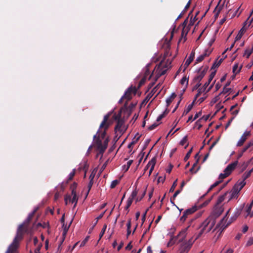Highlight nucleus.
Returning a JSON list of instances; mask_svg holds the SVG:
<instances>
[{"instance_id": "1", "label": "nucleus", "mask_w": 253, "mask_h": 253, "mask_svg": "<svg viewBox=\"0 0 253 253\" xmlns=\"http://www.w3.org/2000/svg\"><path fill=\"white\" fill-rule=\"evenodd\" d=\"M38 208L29 214L27 219L21 224H20L17 230L16 235L12 243L8 247L5 253H14L19 247V242L23 239L24 235L25 233L30 234L32 232V229H29V224L32 219L34 214L37 211Z\"/></svg>"}, {"instance_id": "2", "label": "nucleus", "mask_w": 253, "mask_h": 253, "mask_svg": "<svg viewBox=\"0 0 253 253\" xmlns=\"http://www.w3.org/2000/svg\"><path fill=\"white\" fill-rule=\"evenodd\" d=\"M215 223V220L211 216L207 218L201 224V229L198 234L195 240L200 238L204 233L209 232L213 227Z\"/></svg>"}, {"instance_id": "3", "label": "nucleus", "mask_w": 253, "mask_h": 253, "mask_svg": "<svg viewBox=\"0 0 253 253\" xmlns=\"http://www.w3.org/2000/svg\"><path fill=\"white\" fill-rule=\"evenodd\" d=\"M111 113H109L104 116L103 120L100 125L99 130L97 131V133L101 132V129H104V130L101 132L100 137L102 139H104L106 134V131L109 127L112 124L111 121L109 120L110 117Z\"/></svg>"}, {"instance_id": "4", "label": "nucleus", "mask_w": 253, "mask_h": 253, "mask_svg": "<svg viewBox=\"0 0 253 253\" xmlns=\"http://www.w3.org/2000/svg\"><path fill=\"white\" fill-rule=\"evenodd\" d=\"M137 92V88L135 86L131 85L127 89L126 91L125 94L123 96V98H125L126 100V102L124 104V107L126 108L127 106V102L132 99V95L133 94L135 95Z\"/></svg>"}, {"instance_id": "5", "label": "nucleus", "mask_w": 253, "mask_h": 253, "mask_svg": "<svg viewBox=\"0 0 253 253\" xmlns=\"http://www.w3.org/2000/svg\"><path fill=\"white\" fill-rule=\"evenodd\" d=\"M209 67L208 66H205L203 69L202 68H201L199 69L197 75L194 77L193 79V81L194 82H200L202 80V79L205 76Z\"/></svg>"}, {"instance_id": "6", "label": "nucleus", "mask_w": 253, "mask_h": 253, "mask_svg": "<svg viewBox=\"0 0 253 253\" xmlns=\"http://www.w3.org/2000/svg\"><path fill=\"white\" fill-rule=\"evenodd\" d=\"M238 164V162L237 161H235L234 162L228 165L225 169L224 170V172H225L226 175L229 176L232 171L235 169L236 166Z\"/></svg>"}, {"instance_id": "7", "label": "nucleus", "mask_w": 253, "mask_h": 253, "mask_svg": "<svg viewBox=\"0 0 253 253\" xmlns=\"http://www.w3.org/2000/svg\"><path fill=\"white\" fill-rule=\"evenodd\" d=\"M240 191L241 190L239 189V185L238 184H235L230 192V197L228 201L233 198L238 197Z\"/></svg>"}, {"instance_id": "8", "label": "nucleus", "mask_w": 253, "mask_h": 253, "mask_svg": "<svg viewBox=\"0 0 253 253\" xmlns=\"http://www.w3.org/2000/svg\"><path fill=\"white\" fill-rule=\"evenodd\" d=\"M195 219V218H192L190 220V221L189 222L190 225L187 227H186L185 229H184L183 230L180 232L178 234V235L176 237L177 238H179V242H182L183 240L185 239L186 235V231L187 230L188 228L190 227L191 223L193 222V221Z\"/></svg>"}, {"instance_id": "9", "label": "nucleus", "mask_w": 253, "mask_h": 253, "mask_svg": "<svg viewBox=\"0 0 253 253\" xmlns=\"http://www.w3.org/2000/svg\"><path fill=\"white\" fill-rule=\"evenodd\" d=\"M250 135V131H245L242 135L239 140L238 141L237 144V146L240 147L242 146L244 144V142L247 140L248 137Z\"/></svg>"}, {"instance_id": "10", "label": "nucleus", "mask_w": 253, "mask_h": 253, "mask_svg": "<svg viewBox=\"0 0 253 253\" xmlns=\"http://www.w3.org/2000/svg\"><path fill=\"white\" fill-rule=\"evenodd\" d=\"M162 84L161 83L158 84L154 88L152 89L151 92L147 95L145 99L144 100V102H147L150 98L154 95V94L157 92L158 89L160 88Z\"/></svg>"}, {"instance_id": "11", "label": "nucleus", "mask_w": 253, "mask_h": 253, "mask_svg": "<svg viewBox=\"0 0 253 253\" xmlns=\"http://www.w3.org/2000/svg\"><path fill=\"white\" fill-rule=\"evenodd\" d=\"M240 214V212L239 211L236 212L235 215L231 217L230 220L226 224H222L221 226V228H223L222 231L227 228L233 221L235 220Z\"/></svg>"}, {"instance_id": "12", "label": "nucleus", "mask_w": 253, "mask_h": 253, "mask_svg": "<svg viewBox=\"0 0 253 253\" xmlns=\"http://www.w3.org/2000/svg\"><path fill=\"white\" fill-rule=\"evenodd\" d=\"M191 244L185 243L182 245L180 249V253H187L191 249Z\"/></svg>"}, {"instance_id": "13", "label": "nucleus", "mask_w": 253, "mask_h": 253, "mask_svg": "<svg viewBox=\"0 0 253 253\" xmlns=\"http://www.w3.org/2000/svg\"><path fill=\"white\" fill-rule=\"evenodd\" d=\"M190 29V27L188 25L186 28H183L182 32L181 39L179 40V42L181 41L182 38H184L183 42H185L186 40V35L188 34L189 30Z\"/></svg>"}, {"instance_id": "14", "label": "nucleus", "mask_w": 253, "mask_h": 253, "mask_svg": "<svg viewBox=\"0 0 253 253\" xmlns=\"http://www.w3.org/2000/svg\"><path fill=\"white\" fill-rule=\"evenodd\" d=\"M223 212V209L221 207L216 208L213 211V215L211 216L215 220V218L218 217Z\"/></svg>"}, {"instance_id": "15", "label": "nucleus", "mask_w": 253, "mask_h": 253, "mask_svg": "<svg viewBox=\"0 0 253 253\" xmlns=\"http://www.w3.org/2000/svg\"><path fill=\"white\" fill-rule=\"evenodd\" d=\"M198 210L197 206H194L186 210L184 212L189 217Z\"/></svg>"}, {"instance_id": "16", "label": "nucleus", "mask_w": 253, "mask_h": 253, "mask_svg": "<svg viewBox=\"0 0 253 253\" xmlns=\"http://www.w3.org/2000/svg\"><path fill=\"white\" fill-rule=\"evenodd\" d=\"M156 163V157H153L151 160V161H150L148 162V165H151V167L150 168V169L149 171V176H150L153 170H154Z\"/></svg>"}, {"instance_id": "17", "label": "nucleus", "mask_w": 253, "mask_h": 253, "mask_svg": "<svg viewBox=\"0 0 253 253\" xmlns=\"http://www.w3.org/2000/svg\"><path fill=\"white\" fill-rule=\"evenodd\" d=\"M194 55L195 52L192 51L184 64L185 68L187 67L189 65V64L192 62V61L194 59Z\"/></svg>"}, {"instance_id": "18", "label": "nucleus", "mask_w": 253, "mask_h": 253, "mask_svg": "<svg viewBox=\"0 0 253 253\" xmlns=\"http://www.w3.org/2000/svg\"><path fill=\"white\" fill-rule=\"evenodd\" d=\"M117 123L116 126L115 127V131H121V127L124 124V121L123 119H121L119 120L118 121H117Z\"/></svg>"}, {"instance_id": "19", "label": "nucleus", "mask_w": 253, "mask_h": 253, "mask_svg": "<svg viewBox=\"0 0 253 253\" xmlns=\"http://www.w3.org/2000/svg\"><path fill=\"white\" fill-rule=\"evenodd\" d=\"M221 0H220L218 4L216 5L214 9V12H216V13L215 14V18H217L219 14L220 13L221 10H222L223 5H219V3L220 2Z\"/></svg>"}, {"instance_id": "20", "label": "nucleus", "mask_w": 253, "mask_h": 253, "mask_svg": "<svg viewBox=\"0 0 253 253\" xmlns=\"http://www.w3.org/2000/svg\"><path fill=\"white\" fill-rule=\"evenodd\" d=\"M245 31H246V30L244 28V27H242L241 28V29L239 31L238 35H237V36L236 37L235 42L236 41H238V40H240L241 39L242 37L243 36V35L245 33Z\"/></svg>"}, {"instance_id": "21", "label": "nucleus", "mask_w": 253, "mask_h": 253, "mask_svg": "<svg viewBox=\"0 0 253 253\" xmlns=\"http://www.w3.org/2000/svg\"><path fill=\"white\" fill-rule=\"evenodd\" d=\"M195 103V100H193V101L192 102V103L190 105H189L184 110V111L183 112L182 115H186L192 109L193 105Z\"/></svg>"}, {"instance_id": "22", "label": "nucleus", "mask_w": 253, "mask_h": 253, "mask_svg": "<svg viewBox=\"0 0 253 253\" xmlns=\"http://www.w3.org/2000/svg\"><path fill=\"white\" fill-rule=\"evenodd\" d=\"M107 148L105 147V146H104L103 144H102L101 145L98 146L97 147V150L99 151L98 154L97 155L96 157H98V155L99 154L103 155L105 151L106 150Z\"/></svg>"}, {"instance_id": "23", "label": "nucleus", "mask_w": 253, "mask_h": 253, "mask_svg": "<svg viewBox=\"0 0 253 253\" xmlns=\"http://www.w3.org/2000/svg\"><path fill=\"white\" fill-rule=\"evenodd\" d=\"M176 96V94L175 93H172L170 96H169L168 98L167 99L166 102L168 106L170 105V104L172 102V101Z\"/></svg>"}, {"instance_id": "24", "label": "nucleus", "mask_w": 253, "mask_h": 253, "mask_svg": "<svg viewBox=\"0 0 253 253\" xmlns=\"http://www.w3.org/2000/svg\"><path fill=\"white\" fill-rule=\"evenodd\" d=\"M228 194V192L225 193L223 195L220 196L217 199L216 202V205H218L221 204L225 199V197Z\"/></svg>"}, {"instance_id": "25", "label": "nucleus", "mask_w": 253, "mask_h": 253, "mask_svg": "<svg viewBox=\"0 0 253 253\" xmlns=\"http://www.w3.org/2000/svg\"><path fill=\"white\" fill-rule=\"evenodd\" d=\"M253 52V47H252V48H247L245 50L243 56H246L247 58H249L250 56L251 55Z\"/></svg>"}, {"instance_id": "26", "label": "nucleus", "mask_w": 253, "mask_h": 253, "mask_svg": "<svg viewBox=\"0 0 253 253\" xmlns=\"http://www.w3.org/2000/svg\"><path fill=\"white\" fill-rule=\"evenodd\" d=\"M93 139H95V143L97 147L102 144V141L99 138V136H97V135L95 134L93 136Z\"/></svg>"}, {"instance_id": "27", "label": "nucleus", "mask_w": 253, "mask_h": 253, "mask_svg": "<svg viewBox=\"0 0 253 253\" xmlns=\"http://www.w3.org/2000/svg\"><path fill=\"white\" fill-rule=\"evenodd\" d=\"M73 196L72 198H71V201L72 203L77 204L78 201V197L77 196V193H71Z\"/></svg>"}, {"instance_id": "28", "label": "nucleus", "mask_w": 253, "mask_h": 253, "mask_svg": "<svg viewBox=\"0 0 253 253\" xmlns=\"http://www.w3.org/2000/svg\"><path fill=\"white\" fill-rule=\"evenodd\" d=\"M121 115H122V110H120L118 114L115 113L114 115L113 116V119L118 121L119 120L122 119L121 118Z\"/></svg>"}, {"instance_id": "29", "label": "nucleus", "mask_w": 253, "mask_h": 253, "mask_svg": "<svg viewBox=\"0 0 253 253\" xmlns=\"http://www.w3.org/2000/svg\"><path fill=\"white\" fill-rule=\"evenodd\" d=\"M223 60V59L221 58L217 62L216 61L214 62V63L213 64L211 69H215L216 68H217L221 64Z\"/></svg>"}, {"instance_id": "30", "label": "nucleus", "mask_w": 253, "mask_h": 253, "mask_svg": "<svg viewBox=\"0 0 253 253\" xmlns=\"http://www.w3.org/2000/svg\"><path fill=\"white\" fill-rule=\"evenodd\" d=\"M212 51V49H207L205 50L204 53L201 54L203 56L204 59L206 57L209 56Z\"/></svg>"}, {"instance_id": "31", "label": "nucleus", "mask_w": 253, "mask_h": 253, "mask_svg": "<svg viewBox=\"0 0 253 253\" xmlns=\"http://www.w3.org/2000/svg\"><path fill=\"white\" fill-rule=\"evenodd\" d=\"M212 51V49H207L205 50L204 53L201 54L203 56L204 59L206 57L209 56Z\"/></svg>"}, {"instance_id": "32", "label": "nucleus", "mask_w": 253, "mask_h": 253, "mask_svg": "<svg viewBox=\"0 0 253 253\" xmlns=\"http://www.w3.org/2000/svg\"><path fill=\"white\" fill-rule=\"evenodd\" d=\"M253 171V168L248 172H245L243 175V180H246L248 177H249L251 174V173Z\"/></svg>"}, {"instance_id": "33", "label": "nucleus", "mask_w": 253, "mask_h": 253, "mask_svg": "<svg viewBox=\"0 0 253 253\" xmlns=\"http://www.w3.org/2000/svg\"><path fill=\"white\" fill-rule=\"evenodd\" d=\"M242 67V66H241L239 69L236 72V70H237V69L238 68V64H235L234 66H233V73L234 74H235L234 76H235L237 73H239L241 68Z\"/></svg>"}, {"instance_id": "34", "label": "nucleus", "mask_w": 253, "mask_h": 253, "mask_svg": "<svg viewBox=\"0 0 253 253\" xmlns=\"http://www.w3.org/2000/svg\"><path fill=\"white\" fill-rule=\"evenodd\" d=\"M229 211H230V210H229L226 213V214L224 216V217L222 219V220H221V222L219 224H217L216 227H215V228H217V227L218 226H221V227L222 226V224H225V223H224V220L226 218L229 212ZM221 228L222 229L223 228Z\"/></svg>"}, {"instance_id": "35", "label": "nucleus", "mask_w": 253, "mask_h": 253, "mask_svg": "<svg viewBox=\"0 0 253 253\" xmlns=\"http://www.w3.org/2000/svg\"><path fill=\"white\" fill-rule=\"evenodd\" d=\"M246 182H245V180H242L241 181H238L236 184H238L239 185V189L241 190L246 185Z\"/></svg>"}, {"instance_id": "36", "label": "nucleus", "mask_w": 253, "mask_h": 253, "mask_svg": "<svg viewBox=\"0 0 253 253\" xmlns=\"http://www.w3.org/2000/svg\"><path fill=\"white\" fill-rule=\"evenodd\" d=\"M189 216L187 215L184 212H183L182 215L180 218V221L183 223L185 221L187 218H189Z\"/></svg>"}, {"instance_id": "37", "label": "nucleus", "mask_w": 253, "mask_h": 253, "mask_svg": "<svg viewBox=\"0 0 253 253\" xmlns=\"http://www.w3.org/2000/svg\"><path fill=\"white\" fill-rule=\"evenodd\" d=\"M77 183L75 182H74L71 186H70V189L72 190L71 193H76V189L77 187Z\"/></svg>"}, {"instance_id": "38", "label": "nucleus", "mask_w": 253, "mask_h": 253, "mask_svg": "<svg viewBox=\"0 0 253 253\" xmlns=\"http://www.w3.org/2000/svg\"><path fill=\"white\" fill-rule=\"evenodd\" d=\"M192 150H193V148H191L189 151L187 153L186 155H185V156L184 157V161L185 162H186L189 158V157H190V155L191 154V153L192 152Z\"/></svg>"}, {"instance_id": "39", "label": "nucleus", "mask_w": 253, "mask_h": 253, "mask_svg": "<svg viewBox=\"0 0 253 253\" xmlns=\"http://www.w3.org/2000/svg\"><path fill=\"white\" fill-rule=\"evenodd\" d=\"M137 193L138 191L136 188H135V190L132 191L131 196L128 198V199H131V200L133 201V199L136 197Z\"/></svg>"}, {"instance_id": "40", "label": "nucleus", "mask_w": 253, "mask_h": 253, "mask_svg": "<svg viewBox=\"0 0 253 253\" xmlns=\"http://www.w3.org/2000/svg\"><path fill=\"white\" fill-rule=\"evenodd\" d=\"M205 90L202 88H199L198 90V93L196 94L194 100L195 101L197 99V98L201 94V93L204 92Z\"/></svg>"}, {"instance_id": "41", "label": "nucleus", "mask_w": 253, "mask_h": 253, "mask_svg": "<svg viewBox=\"0 0 253 253\" xmlns=\"http://www.w3.org/2000/svg\"><path fill=\"white\" fill-rule=\"evenodd\" d=\"M181 192V190H177L174 194H173L172 198L170 199V201L172 204H174V203L172 202V200H174L176 197L177 196L178 194H179Z\"/></svg>"}, {"instance_id": "42", "label": "nucleus", "mask_w": 253, "mask_h": 253, "mask_svg": "<svg viewBox=\"0 0 253 253\" xmlns=\"http://www.w3.org/2000/svg\"><path fill=\"white\" fill-rule=\"evenodd\" d=\"M75 171L76 169H74L73 171L69 174V178L67 182H68L69 181H71L73 179L74 176L75 175Z\"/></svg>"}, {"instance_id": "43", "label": "nucleus", "mask_w": 253, "mask_h": 253, "mask_svg": "<svg viewBox=\"0 0 253 253\" xmlns=\"http://www.w3.org/2000/svg\"><path fill=\"white\" fill-rule=\"evenodd\" d=\"M221 182V180H219L217 181H216L214 183H213L212 185H211L209 188L208 192H210L211 190L213 188L217 186L219 183Z\"/></svg>"}, {"instance_id": "44", "label": "nucleus", "mask_w": 253, "mask_h": 253, "mask_svg": "<svg viewBox=\"0 0 253 253\" xmlns=\"http://www.w3.org/2000/svg\"><path fill=\"white\" fill-rule=\"evenodd\" d=\"M93 184V180H89V182L88 183V186H87V187H88V190H87V193H86V197L87 196V195L88 194L91 187H92V186Z\"/></svg>"}, {"instance_id": "45", "label": "nucleus", "mask_w": 253, "mask_h": 253, "mask_svg": "<svg viewBox=\"0 0 253 253\" xmlns=\"http://www.w3.org/2000/svg\"><path fill=\"white\" fill-rule=\"evenodd\" d=\"M177 179H176L173 183L172 186L169 189V192H173L177 185Z\"/></svg>"}, {"instance_id": "46", "label": "nucleus", "mask_w": 253, "mask_h": 253, "mask_svg": "<svg viewBox=\"0 0 253 253\" xmlns=\"http://www.w3.org/2000/svg\"><path fill=\"white\" fill-rule=\"evenodd\" d=\"M119 180H118L116 179V180H113L111 184L110 188L112 189L116 187V186L119 184Z\"/></svg>"}, {"instance_id": "47", "label": "nucleus", "mask_w": 253, "mask_h": 253, "mask_svg": "<svg viewBox=\"0 0 253 253\" xmlns=\"http://www.w3.org/2000/svg\"><path fill=\"white\" fill-rule=\"evenodd\" d=\"M139 138H140V136H138L137 138H136L135 139V140H133V141L130 143H129L128 144L127 147L129 149H130L132 147V146L137 142V141L139 140Z\"/></svg>"}, {"instance_id": "48", "label": "nucleus", "mask_w": 253, "mask_h": 253, "mask_svg": "<svg viewBox=\"0 0 253 253\" xmlns=\"http://www.w3.org/2000/svg\"><path fill=\"white\" fill-rule=\"evenodd\" d=\"M106 227H107V225H104L103 227L102 228V230H101V232L99 234V240L102 237V236L104 234V233L105 232Z\"/></svg>"}, {"instance_id": "49", "label": "nucleus", "mask_w": 253, "mask_h": 253, "mask_svg": "<svg viewBox=\"0 0 253 253\" xmlns=\"http://www.w3.org/2000/svg\"><path fill=\"white\" fill-rule=\"evenodd\" d=\"M132 201H133L131 200V199H127L126 205V206L125 207V209L126 210H128V208L130 207V206L132 204Z\"/></svg>"}, {"instance_id": "50", "label": "nucleus", "mask_w": 253, "mask_h": 253, "mask_svg": "<svg viewBox=\"0 0 253 253\" xmlns=\"http://www.w3.org/2000/svg\"><path fill=\"white\" fill-rule=\"evenodd\" d=\"M198 14V12L197 13L196 16L194 17V18L193 19H190L189 24L188 25L190 27L193 25L194 23L195 22V21L197 20L196 16Z\"/></svg>"}, {"instance_id": "51", "label": "nucleus", "mask_w": 253, "mask_h": 253, "mask_svg": "<svg viewBox=\"0 0 253 253\" xmlns=\"http://www.w3.org/2000/svg\"><path fill=\"white\" fill-rule=\"evenodd\" d=\"M185 83H186V85L188 84V79L186 77H183L180 80V84H184Z\"/></svg>"}, {"instance_id": "52", "label": "nucleus", "mask_w": 253, "mask_h": 253, "mask_svg": "<svg viewBox=\"0 0 253 253\" xmlns=\"http://www.w3.org/2000/svg\"><path fill=\"white\" fill-rule=\"evenodd\" d=\"M146 189L143 192L142 195L141 197H138L136 199V202L140 201L142 198L144 197V196L146 194Z\"/></svg>"}, {"instance_id": "53", "label": "nucleus", "mask_w": 253, "mask_h": 253, "mask_svg": "<svg viewBox=\"0 0 253 253\" xmlns=\"http://www.w3.org/2000/svg\"><path fill=\"white\" fill-rule=\"evenodd\" d=\"M188 138L187 136H185L180 142V144L182 146L184 145L185 143L187 141Z\"/></svg>"}, {"instance_id": "54", "label": "nucleus", "mask_w": 253, "mask_h": 253, "mask_svg": "<svg viewBox=\"0 0 253 253\" xmlns=\"http://www.w3.org/2000/svg\"><path fill=\"white\" fill-rule=\"evenodd\" d=\"M159 125V124H157L156 123H154L153 124H152V125H151L149 127H148V129L149 130H153L154 129H155L157 126H158Z\"/></svg>"}, {"instance_id": "55", "label": "nucleus", "mask_w": 253, "mask_h": 253, "mask_svg": "<svg viewBox=\"0 0 253 253\" xmlns=\"http://www.w3.org/2000/svg\"><path fill=\"white\" fill-rule=\"evenodd\" d=\"M157 70L158 71V73L159 74V76H161L164 75L167 71V69H160L159 70Z\"/></svg>"}, {"instance_id": "56", "label": "nucleus", "mask_w": 253, "mask_h": 253, "mask_svg": "<svg viewBox=\"0 0 253 253\" xmlns=\"http://www.w3.org/2000/svg\"><path fill=\"white\" fill-rule=\"evenodd\" d=\"M215 74H216V71H214L211 73V74L209 76V79H208L210 82H211V81L214 77Z\"/></svg>"}, {"instance_id": "57", "label": "nucleus", "mask_w": 253, "mask_h": 253, "mask_svg": "<svg viewBox=\"0 0 253 253\" xmlns=\"http://www.w3.org/2000/svg\"><path fill=\"white\" fill-rule=\"evenodd\" d=\"M195 125L196 126H197V129H200L202 126V124H201V120L199 119L195 123Z\"/></svg>"}, {"instance_id": "58", "label": "nucleus", "mask_w": 253, "mask_h": 253, "mask_svg": "<svg viewBox=\"0 0 253 253\" xmlns=\"http://www.w3.org/2000/svg\"><path fill=\"white\" fill-rule=\"evenodd\" d=\"M196 84L193 86L192 90H196L199 88L201 85V84L200 82H196Z\"/></svg>"}, {"instance_id": "59", "label": "nucleus", "mask_w": 253, "mask_h": 253, "mask_svg": "<svg viewBox=\"0 0 253 253\" xmlns=\"http://www.w3.org/2000/svg\"><path fill=\"white\" fill-rule=\"evenodd\" d=\"M133 162V161L132 160H129L127 162V166H126V167L125 169V171H126L128 170V169H129L130 166H131V165L132 164Z\"/></svg>"}, {"instance_id": "60", "label": "nucleus", "mask_w": 253, "mask_h": 253, "mask_svg": "<svg viewBox=\"0 0 253 253\" xmlns=\"http://www.w3.org/2000/svg\"><path fill=\"white\" fill-rule=\"evenodd\" d=\"M228 176L226 175V173L224 172V173H220L219 175V179L222 181V179H224L226 177Z\"/></svg>"}, {"instance_id": "61", "label": "nucleus", "mask_w": 253, "mask_h": 253, "mask_svg": "<svg viewBox=\"0 0 253 253\" xmlns=\"http://www.w3.org/2000/svg\"><path fill=\"white\" fill-rule=\"evenodd\" d=\"M95 174H96V171L94 170H93L91 172V173L89 176V180H93L94 176L95 175Z\"/></svg>"}, {"instance_id": "62", "label": "nucleus", "mask_w": 253, "mask_h": 253, "mask_svg": "<svg viewBox=\"0 0 253 253\" xmlns=\"http://www.w3.org/2000/svg\"><path fill=\"white\" fill-rule=\"evenodd\" d=\"M89 237H86L84 241L82 242V243L80 244V247H83L84 246V245L86 244V243L87 242L88 240Z\"/></svg>"}, {"instance_id": "63", "label": "nucleus", "mask_w": 253, "mask_h": 253, "mask_svg": "<svg viewBox=\"0 0 253 253\" xmlns=\"http://www.w3.org/2000/svg\"><path fill=\"white\" fill-rule=\"evenodd\" d=\"M230 90H231V88H227V87L224 86L223 89V90L222 91V93H223V94H226L227 92H228Z\"/></svg>"}, {"instance_id": "64", "label": "nucleus", "mask_w": 253, "mask_h": 253, "mask_svg": "<svg viewBox=\"0 0 253 253\" xmlns=\"http://www.w3.org/2000/svg\"><path fill=\"white\" fill-rule=\"evenodd\" d=\"M204 60L203 56L200 55L196 60V63L202 62Z\"/></svg>"}]
</instances>
